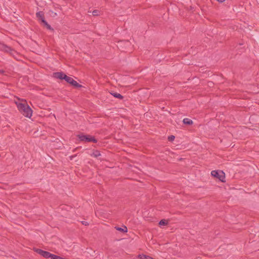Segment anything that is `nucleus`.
<instances>
[{
	"label": "nucleus",
	"instance_id": "nucleus-21",
	"mask_svg": "<svg viewBox=\"0 0 259 259\" xmlns=\"http://www.w3.org/2000/svg\"><path fill=\"white\" fill-rule=\"evenodd\" d=\"M76 156V155H72L70 156V160H72L74 157H75Z\"/></svg>",
	"mask_w": 259,
	"mask_h": 259
},
{
	"label": "nucleus",
	"instance_id": "nucleus-18",
	"mask_svg": "<svg viewBox=\"0 0 259 259\" xmlns=\"http://www.w3.org/2000/svg\"><path fill=\"white\" fill-rule=\"evenodd\" d=\"M93 15L94 16H97L98 15V10H94L93 12Z\"/></svg>",
	"mask_w": 259,
	"mask_h": 259
},
{
	"label": "nucleus",
	"instance_id": "nucleus-6",
	"mask_svg": "<svg viewBox=\"0 0 259 259\" xmlns=\"http://www.w3.org/2000/svg\"><path fill=\"white\" fill-rule=\"evenodd\" d=\"M36 16L38 19L40 23L42 22V20H45V14L42 11H39L36 13Z\"/></svg>",
	"mask_w": 259,
	"mask_h": 259
},
{
	"label": "nucleus",
	"instance_id": "nucleus-5",
	"mask_svg": "<svg viewBox=\"0 0 259 259\" xmlns=\"http://www.w3.org/2000/svg\"><path fill=\"white\" fill-rule=\"evenodd\" d=\"M0 50L4 51L7 53H10L11 54H13V52L14 51L10 47L0 42Z\"/></svg>",
	"mask_w": 259,
	"mask_h": 259
},
{
	"label": "nucleus",
	"instance_id": "nucleus-11",
	"mask_svg": "<svg viewBox=\"0 0 259 259\" xmlns=\"http://www.w3.org/2000/svg\"><path fill=\"white\" fill-rule=\"evenodd\" d=\"M115 228L116 230L119 231L120 232L125 233L127 232V229L126 227L124 226L123 228L118 227H115Z\"/></svg>",
	"mask_w": 259,
	"mask_h": 259
},
{
	"label": "nucleus",
	"instance_id": "nucleus-19",
	"mask_svg": "<svg viewBox=\"0 0 259 259\" xmlns=\"http://www.w3.org/2000/svg\"><path fill=\"white\" fill-rule=\"evenodd\" d=\"M51 13H52V17H56V16H57V13H56L53 12H52V11H51Z\"/></svg>",
	"mask_w": 259,
	"mask_h": 259
},
{
	"label": "nucleus",
	"instance_id": "nucleus-13",
	"mask_svg": "<svg viewBox=\"0 0 259 259\" xmlns=\"http://www.w3.org/2000/svg\"><path fill=\"white\" fill-rule=\"evenodd\" d=\"M111 95H113L114 97L119 99H122L123 98V97L121 94L117 93H111Z\"/></svg>",
	"mask_w": 259,
	"mask_h": 259
},
{
	"label": "nucleus",
	"instance_id": "nucleus-10",
	"mask_svg": "<svg viewBox=\"0 0 259 259\" xmlns=\"http://www.w3.org/2000/svg\"><path fill=\"white\" fill-rule=\"evenodd\" d=\"M183 122L184 124L187 125H191L193 124V121L191 119L188 118H184L183 119Z\"/></svg>",
	"mask_w": 259,
	"mask_h": 259
},
{
	"label": "nucleus",
	"instance_id": "nucleus-8",
	"mask_svg": "<svg viewBox=\"0 0 259 259\" xmlns=\"http://www.w3.org/2000/svg\"><path fill=\"white\" fill-rule=\"evenodd\" d=\"M41 25L44 27H46L48 29L54 31V29L51 26L50 24L45 20H42V22L40 23Z\"/></svg>",
	"mask_w": 259,
	"mask_h": 259
},
{
	"label": "nucleus",
	"instance_id": "nucleus-4",
	"mask_svg": "<svg viewBox=\"0 0 259 259\" xmlns=\"http://www.w3.org/2000/svg\"><path fill=\"white\" fill-rule=\"evenodd\" d=\"M211 175L212 176L218 178L222 182L225 181V173L223 171L212 170L211 172Z\"/></svg>",
	"mask_w": 259,
	"mask_h": 259
},
{
	"label": "nucleus",
	"instance_id": "nucleus-20",
	"mask_svg": "<svg viewBox=\"0 0 259 259\" xmlns=\"http://www.w3.org/2000/svg\"><path fill=\"white\" fill-rule=\"evenodd\" d=\"M82 224L83 225H85V226H87V225H89V224H88L87 222H84V221H82Z\"/></svg>",
	"mask_w": 259,
	"mask_h": 259
},
{
	"label": "nucleus",
	"instance_id": "nucleus-7",
	"mask_svg": "<svg viewBox=\"0 0 259 259\" xmlns=\"http://www.w3.org/2000/svg\"><path fill=\"white\" fill-rule=\"evenodd\" d=\"M65 74H64L63 72H55V73H54V77L56 78H58V79H64V77L65 76Z\"/></svg>",
	"mask_w": 259,
	"mask_h": 259
},
{
	"label": "nucleus",
	"instance_id": "nucleus-22",
	"mask_svg": "<svg viewBox=\"0 0 259 259\" xmlns=\"http://www.w3.org/2000/svg\"><path fill=\"white\" fill-rule=\"evenodd\" d=\"M5 71L3 70H0V74H3Z\"/></svg>",
	"mask_w": 259,
	"mask_h": 259
},
{
	"label": "nucleus",
	"instance_id": "nucleus-9",
	"mask_svg": "<svg viewBox=\"0 0 259 259\" xmlns=\"http://www.w3.org/2000/svg\"><path fill=\"white\" fill-rule=\"evenodd\" d=\"M70 84H71V85H72L73 86H74L76 88H80L82 87V85L81 84H79L78 82H77V81L74 80L73 78H72L71 81L70 82Z\"/></svg>",
	"mask_w": 259,
	"mask_h": 259
},
{
	"label": "nucleus",
	"instance_id": "nucleus-14",
	"mask_svg": "<svg viewBox=\"0 0 259 259\" xmlns=\"http://www.w3.org/2000/svg\"><path fill=\"white\" fill-rule=\"evenodd\" d=\"M167 224H168V222L165 220H161L159 222V225L160 226H165V225H167Z\"/></svg>",
	"mask_w": 259,
	"mask_h": 259
},
{
	"label": "nucleus",
	"instance_id": "nucleus-2",
	"mask_svg": "<svg viewBox=\"0 0 259 259\" xmlns=\"http://www.w3.org/2000/svg\"><path fill=\"white\" fill-rule=\"evenodd\" d=\"M34 249L35 252L45 258H48L50 257L51 259H64L62 257L52 254L48 251H44L40 249L34 248Z\"/></svg>",
	"mask_w": 259,
	"mask_h": 259
},
{
	"label": "nucleus",
	"instance_id": "nucleus-15",
	"mask_svg": "<svg viewBox=\"0 0 259 259\" xmlns=\"http://www.w3.org/2000/svg\"><path fill=\"white\" fill-rule=\"evenodd\" d=\"M64 80L67 82L68 83H70V82L71 81L72 79V78L71 77H69V76H67L66 75H65V77H64Z\"/></svg>",
	"mask_w": 259,
	"mask_h": 259
},
{
	"label": "nucleus",
	"instance_id": "nucleus-1",
	"mask_svg": "<svg viewBox=\"0 0 259 259\" xmlns=\"http://www.w3.org/2000/svg\"><path fill=\"white\" fill-rule=\"evenodd\" d=\"M17 108L24 116L29 118L31 117L32 110L26 103H18L17 104Z\"/></svg>",
	"mask_w": 259,
	"mask_h": 259
},
{
	"label": "nucleus",
	"instance_id": "nucleus-17",
	"mask_svg": "<svg viewBox=\"0 0 259 259\" xmlns=\"http://www.w3.org/2000/svg\"><path fill=\"white\" fill-rule=\"evenodd\" d=\"M175 138V137L174 136L171 135L168 137V140L169 141H172L173 140H174Z\"/></svg>",
	"mask_w": 259,
	"mask_h": 259
},
{
	"label": "nucleus",
	"instance_id": "nucleus-16",
	"mask_svg": "<svg viewBox=\"0 0 259 259\" xmlns=\"http://www.w3.org/2000/svg\"><path fill=\"white\" fill-rule=\"evenodd\" d=\"M100 155H101V154H100V151H99L98 150H96L93 152L92 155H93L95 157H97L99 156Z\"/></svg>",
	"mask_w": 259,
	"mask_h": 259
},
{
	"label": "nucleus",
	"instance_id": "nucleus-3",
	"mask_svg": "<svg viewBox=\"0 0 259 259\" xmlns=\"http://www.w3.org/2000/svg\"><path fill=\"white\" fill-rule=\"evenodd\" d=\"M77 137L81 141L88 142H92L95 143L97 142V140L94 137L89 135H84L83 134H80L77 135Z\"/></svg>",
	"mask_w": 259,
	"mask_h": 259
},
{
	"label": "nucleus",
	"instance_id": "nucleus-23",
	"mask_svg": "<svg viewBox=\"0 0 259 259\" xmlns=\"http://www.w3.org/2000/svg\"><path fill=\"white\" fill-rule=\"evenodd\" d=\"M217 1H218V2H221V3H222V2H224L225 0H217Z\"/></svg>",
	"mask_w": 259,
	"mask_h": 259
},
{
	"label": "nucleus",
	"instance_id": "nucleus-12",
	"mask_svg": "<svg viewBox=\"0 0 259 259\" xmlns=\"http://www.w3.org/2000/svg\"><path fill=\"white\" fill-rule=\"evenodd\" d=\"M138 257L140 258V259H153V257H150L149 256H146L143 254H139L138 255Z\"/></svg>",
	"mask_w": 259,
	"mask_h": 259
}]
</instances>
